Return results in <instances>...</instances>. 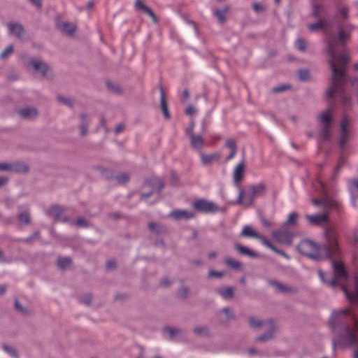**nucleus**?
Here are the masks:
<instances>
[{
  "label": "nucleus",
  "mask_w": 358,
  "mask_h": 358,
  "mask_svg": "<svg viewBox=\"0 0 358 358\" xmlns=\"http://www.w3.org/2000/svg\"><path fill=\"white\" fill-rule=\"evenodd\" d=\"M341 288L345 296L350 302H358V273L355 277V294L351 293L345 285H343Z\"/></svg>",
  "instance_id": "14"
},
{
  "label": "nucleus",
  "mask_w": 358,
  "mask_h": 358,
  "mask_svg": "<svg viewBox=\"0 0 358 358\" xmlns=\"http://www.w3.org/2000/svg\"><path fill=\"white\" fill-rule=\"evenodd\" d=\"M80 120V125H89V117L85 113H82L79 116Z\"/></svg>",
  "instance_id": "62"
},
{
  "label": "nucleus",
  "mask_w": 358,
  "mask_h": 358,
  "mask_svg": "<svg viewBox=\"0 0 358 358\" xmlns=\"http://www.w3.org/2000/svg\"><path fill=\"white\" fill-rule=\"evenodd\" d=\"M234 248L240 254H241L243 255L248 256V257H249L250 258H253V259L259 257V254L257 252L250 250V248H248L246 246H243V245H241L238 243H234Z\"/></svg>",
  "instance_id": "19"
},
{
  "label": "nucleus",
  "mask_w": 358,
  "mask_h": 358,
  "mask_svg": "<svg viewBox=\"0 0 358 358\" xmlns=\"http://www.w3.org/2000/svg\"><path fill=\"white\" fill-rule=\"evenodd\" d=\"M299 292V289L296 287L285 285L282 293L286 294H296Z\"/></svg>",
  "instance_id": "52"
},
{
  "label": "nucleus",
  "mask_w": 358,
  "mask_h": 358,
  "mask_svg": "<svg viewBox=\"0 0 358 358\" xmlns=\"http://www.w3.org/2000/svg\"><path fill=\"white\" fill-rule=\"evenodd\" d=\"M115 179L120 184H124L129 182L130 177L129 175L127 173H121L115 176Z\"/></svg>",
  "instance_id": "42"
},
{
  "label": "nucleus",
  "mask_w": 358,
  "mask_h": 358,
  "mask_svg": "<svg viewBox=\"0 0 358 358\" xmlns=\"http://www.w3.org/2000/svg\"><path fill=\"white\" fill-rule=\"evenodd\" d=\"M14 51L13 46L12 45H8L4 51L1 52L0 55L1 59H6L10 54L13 53Z\"/></svg>",
  "instance_id": "54"
},
{
  "label": "nucleus",
  "mask_w": 358,
  "mask_h": 358,
  "mask_svg": "<svg viewBox=\"0 0 358 358\" xmlns=\"http://www.w3.org/2000/svg\"><path fill=\"white\" fill-rule=\"evenodd\" d=\"M338 12L343 20H346L348 17L349 10L347 7L343 6L339 8Z\"/></svg>",
  "instance_id": "58"
},
{
  "label": "nucleus",
  "mask_w": 358,
  "mask_h": 358,
  "mask_svg": "<svg viewBox=\"0 0 358 358\" xmlns=\"http://www.w3.org/2000/svg\"><path fill=\"white\" fill-rule=\"evenodd\" d=\"M249 324L252 328L255 329L261 327L263 324V323L261 320L255 317H251L249 318Z\"/></svg>",
  "instance_id": "48"
},
{
  "label": "nucleus",
  "mask_w": 358,
  "mask_h": 358,
  "mask_svg": "<svg viewBox=\"0 0 358 358\" xmlns=\"http://www.w3.org/2000/svg\"><path fill=\"white\" fill-rule=\"evenodd\" d=\"M194 208L201 213H214L218 210V207L213 202L208 201L204 199L196 201L193 204Z\"/></svg>",
  "instance_id": "12"
},
{
  "label": "nucleus",
  "mask_w": 358,
  "mask_h": 358,
  "mask_svg": "<svg viewBox=\"0 0 358 358\" xmlns=\"http://www.w3.org/2000/svg\"><path fill=\"white\" fill-rule=\"evenodd\" d=\"M169 216L176 220H187L194 217L195 215L187 210H175L170 213Z\"/></svg>",
  "instance_id": "15"
},
{
  "label": "nucleus",
  "mask_w": 358,
  "mask_h": 358,
  "mask_svg": "<svg viewBox=\"0 0 358 358\" xmlns=\"http://www.w3.org/2000/svg\"><path fill=\"white\" fill-rule=\"evenodd\" d=\"M252 8L257 13H262L266 10V8L260 3H254L252 4Z\"/></svg>",
  "instance_id": "53"
},
{
  "label": "nucleus",
  "mask_w": 358,
  "mask_h": 358,
  "mask_svg": "<svg viewBox=\"0 0 358 358\" xmlns=\"http://www.w3.org/2000/svg\"><path fill=\"white\" fill-rule=\"evenodd\" d=\"M74 224L78 227L87 228L90 227V222L83 217H78Z\"/></svg>",
  "instance_id": "47"
},
{
  "label": "nucleus",
  "mask_w": 358,
  "mask_h": 358,
  "mask_svg": "<svg viewBox=\"0 0 358 358\" xmlns=\"http://www.w3.org/2000/svg\"><path fill=\"white\" fill-rule=\"evenodd\" d=\"M351 125V120L348 117L344 116L341 122L340 127V136L338 141V145L340 148L344 149L348 142L350 141L351 137V131L350 129V127Z\"/></svg>",
  "instance_id": "7"
},
{
  "label": "nucleus",
  "mask_w": 358,
  "mask_h": 358,
  "mask_svg": "<svg viewBox=\"0 0 358 358\" xmlns=\"http://www.w3.org/2000/svg\"><path fill=\"white\" fill-rule=\"evenodd\" d=\"M145 185L151 187L152 189L148 193L141 194L140 197L141 200H145L150 197L152 195L154 190H156L159 193L161 192L164 187V181L161 178L157 177L151 178L149 180H147Z\"/></svg>",
  "instance_id": "10"
},
{
  "label": "nucleus",
  "mask_w": 358,
  "mask_h": 358,
  "mask_svg": "<svg viewBox=\"0 0 358 358\" xmlns=\"http://www.w3.org/2000/svg\"><path fill=\"white\" fill-rule=\"evenodd\" d=\"M189 138L191 146L196 150L201 151L204 145L203 137L199 134H194Z\"/></svg>",
  "instance_id": "21"
},
{
  "label": "nucleus",
  "mask_w": 358,
  "mask_h": 358,
  "mask_svg": "<svg viewBox=\"0 0 358 358\" xmlns=\"http://www.w3.org/2000/svg\"><path fill=\"white\" fill-rule=\"evenodd\" d=\"M240 236L242 237H246V238H254L256 239L259 240L262 243L267 247L268 248L271 249L272 251H273L275 253L280 255L282 256L283 257L286 258L287 259H289V256L283 252L282 250H280L278 249L273 244H272L267 238H266L264 236L259 235L252 226L250 225H245L243 227Z\"/></svg>",
  "instance_id": "5"
},
{
  "label": "nucleus",
  "mask_w": 358,
  "mask_h": 358,
  "mask_svg": "<svg viewBox=\"0 0 358 358\" xmlns=\"http://www.w3.org/2000/svg\"><path fill=\"white\" fill-rule=\"evenodd\" d=\"M7 27L9 33L18 38H21L25 32L23 26L17 22H8Z\"/></svg>",
  "instance_id": "16"
},
{
  "label": "nucleus",
  "mask_w": 358,
  "mask_h": 358,
  "mask_svg": "<svg viewBox=\"0 0 358 358\" xmlns=\"http://www.w3.org/2000/svg\"><path fill=\"white\" fill-rule=\"evenodd\" d=\"M319 119L323 125H331L332 117L329 112H324L320 115Z\"/></svg>",
  "instance_id": "34"
},
{
  "label": "nucleus",
  "mask_w": 358,
  "mask_h": 358,
  "mask_svg": "<svg viewBox=\"0 0 358 358\" xmlns=\"http://www.w3.org/2000/svg\"><path fill=\"white\" fill-rule=\"evenodd\" d=\"M200 157L202 164L205 166L210 165L213 162L217 161L220 159V155L217 153L205 155L203 152H201Z\"/></svg>",
  "instance_id": "27"
},
{
  "label": "nucleus",
  "mask_w": 358,
  "mask_h": 358,
  "mask_svg": "<svg viewBox=\"0 0 358 358\" xmlns=\"http://www.w3.org/2000/svg\"><path fill=\"white\" fill-rule=\"evenodd\" d=\"M39 237H40V232L38 231H35L29 237L24 239V241L25 243H30L33 240H34L36 238H38Z\"/></svg>",
  "instance_id": "57"
},
{
  "label": "nucleus",
  "mask_w": 358,
  "mask_h": 358,
  "mask_svg": "<svg viewBox=\"0 0 358 358\" xmlns=\"http://www.w3.org/2000/svg\"><path fill=\"white\" fill-rule=\"evenodd\" d=\"M331 264L336 278L340 280L347 281L349 275L344 264L337 261H332Z\"/></svg>",
  "instance_id": "13"
},
{
  "label": "nucleus",
  "mask_w": 358,
  "mask_h": 358,
  "mask_svg": "<svg viewBox=\"0 0 358 358\" xmlns=\"http://www.w3.org/2000/svg\"><path fill=\"white\" fill-rule=\"evenodd\" d=\"M224 275V272H223V271H214V270H210V271L208 272V276L209 278H222Z\"/></svg>",
  "instance_id": "56"
},
{
  "label": "nucleus",
  "mask_w": 358,
  "mask_h": 358,
  "mask_svg": "<svg viewBox=\"0 0 358 358\" xmlns=\"http://www.w3.org/2000/svg\"><path fill=\"white\" fill-rule=\"evenodd\" d=\"M325 26V23L322 20H320L319 22L313 24H310L308 26V29L311 31H315L318 29H322Z\"/></svg>",
  "instance_id": "44"
},
{
  "label": "nucleus",
  "mask_w": 358,
  "mask_h": 358,
  "mask_svg": "<svg viewBox=\"0 0 358 358\" xmlns=\"http://www.w3.org/2000/svg\"><path fill=\"white\" fill-rule=\"evenodd\" d=\"M273 238L278 242L290 245L293 241V234L286 229H277L272 231Z\"/></svg>",
  "instance_id": "11"
},
{
  "label": "nucleus",
  "mask_w": 358,
  "mask_h": 358,
  "mask_svg": "<svg viewBox=\"0 0 358 358\" xmlns=\"http://www.w3.org/2000/svg\"><path fill=\"white\" fill-rule=\"evenodd\" d=\"M15 309L24 315H30L32 314V311L26 307H24L18 300H15Z\"/></svg>",
  "instance_id": "35"
},
{
  "label": "nucleus",
  "mask_w": 358,
  "mask_h": 358,
  "mask_svg": "<svg viewBox=\"0 0 358 358\" xmlns=\"http://www.w3.org/2000/svg\"><path fill=\"white\" fill-rule=\"evenodd\" d=\"M325 243L317 245L310 240H303L297 245L298 251L311 259L322 261L327 259L338 258L341 254L338 245V234L333 228L328 227L324 229Z\"/></svg>",
  "instance_id": "1"
},
{
  "label": "nucleus",
  "mask_w": 358,
  "mask_h": 358,
  "mask_svg": "<svg viewBox=\"0 0 358 358\" xmlns=\"http://www.w3.org/2000/svg\"><path fill=\"white\" fill-rule=\"evenodd\" d=\"M338 36L336 37L334 34H331L326 40L327 52L330 57L329 64L334 74L337 73V69L346 68L350 60V57L347 54L336 55L338 45H345V42L350 38L351 33L355 29L352 24H346L344 27L338 25Z\"/></svg>",
  "instance_id": "3"
},
{
  "label": "nucleus",
  "mask_w": 358,
  "mask_h": 358,
  "mask_svg": "<svg viewBox=\"0 0 358 358\" xmlns=\"http://www.w3.org/2000/svg\"><path fill=\"white\" fill-rule=\"evenodd\" d=\"M331 125H323L321 130V136L323 140L329 141L331 137Z\"/></svg>",
  "instance_id": "37"
},
{
  "label": "nucleus",
  "mask_w": 358,
  "mask_h": 358,
  "mask_svg": "<svg viewBox=\"0 0 358 358\" xmlns=\"http://www.w3.org/2000/svg\"><path fill=\"white\" fill-rule=\"evenodd\" d=\"M135 8L136 10H141L148 15L154 22L157 21V17L154 12L147 6H145L141 0H136Z\"/></svg>",
  "instance_id": "24"
},
{
  "label": "nucleus",
  "mask_w": 358,
  "mask_h": 358,
  "mask_svg": "<svg viewBox=\"0 0 358 358\" xmlns=\"http://www.w3.org/2000/svg\"><path fill=\"white\" fill-rule=\"evenodd\" d=\"M80 301L85 304L90 305L92 302V296L90 294H85L84 295L81 299Z\"/></svg>",
  "instance_id": "64"
},
{
  "label": "nucleus",
  "mask_w": 358,
  "mask_h": 358,
  "mask_svg": "<svg viewBox=\"0 0 358 358\" xmlns=\"http://www.w3.org/2000/svg\"><path fill=\"white\" fill-rule=\"evenodd\" d=\"M298 218V214L296 212L291 213L288 217L287 220L284 223V226H289L294 225L296 222Z\"/></svg>",
  "instance_id": "41"
},
{
  "label": "nucleus",
  "mask_w": 358,
  "mask_h": 358,
  "mask_svg": "<svg viewBox=\"0 0 358 358\" xmlns=\"http://www.w3.org/2000/svg\"><path fill=\"white\" fill-rule=\"evenodd\" d=\"M19 114L24 119L35 118L38 112L34 108H27L19 111Z\"/></svg>",
  "instance_id": "28"
},
{
  "label": "nucleus",
  "mask_w": 358,
  "mask_h": 358,
  "mask_svg": "<svg viewBox=\"0 0 358 358\" xmlns=\"http://www.w3.org/2000/svg\"><path fill=\"white\" fill-rule=\"evenodd\" d=\"M29 170V166L25 164L18 162H13L10 163V172L25 173H27Z\"/></svg>",
  "instance_id": "22"
},
{
  "label": "nucleus",
  "mask_w": 358,
  "mask_h": 358,
  "mask_svg": "<svg viewBox=\"0 0 358 358\" xmlns=\"http://www.w3.org/2000/svg\"><path fill=\"white\" fill-rule=\"evenodd\" d=\"M244 166V162H241L236 166L234 171V182L236 186L239 188L240 190L241 189L240 182L242 180L243 176Z\"/></svg>",
  "instance_id": "18"
},
{
  "label": "nucleus",
  "mask_w": 358,
  "mask_h": 358,
  "mask_svg": "<svg viewBox=\"0 0 358 358\" xmlns=\"http://www.w3.org/2000/svg\"><path fill=\"white\" fill-rule=\"evenodd\" d=\"M217 293L224 299H229L234 297V288L225 287L217 289Z\"/></svg>",
  "instance_id": "29"
},
{
  "label": "nucleus",
  "mask_w": 358,
  "mask_h": 358,
  "mask_svg": "<svg viewBox=\"0 0 358 358\" xmlns=\"http://www.w3.org/2000/svg\"><path fill=\"white\" fill-rule=\"evenodd\" d=\"M30 63L34 71L40 72L43 78L48 80L53 78V74L51 73L50 68L45 62L32 58L30 60Z\"/></svg>",
  "instance_id": "9"
},
{
  "label": "nucleus",
  "mask_w": 358,
  "mask_h": 358,
  "mask_svg": "<svg viewBox=\"0 0 358 358\" xmlns=\"http://www.w3.org/2000/svg\"><path fill=\"white\" fill-rule=\"evenodd\" d=\"M222 312L224 313L228 320H234L235 319V315L230 308L226 307L222 310Z\"/></svg>",
  "instance_id": "55"
},
{
  "label": "nucleus",
  "mask_w": 358,
  "mask_h": 358,
  "mask_svg": "<svg viewBox=\"0 0 358 358\" xmlns=\"http://www.w3.org/2000/svg\"><path fill=\"white\" fill-rule=\"evenodd\" d=\"M299 78L301 81H307L310 78V72L307 69H301L299 71Z\"/></svg>",
  "instance_id": "46"
},
{
  "label": "nucleus",
  "mask_w": 358,
  "mask_h": 358,
  "mask_svg": "<svg viewBox=\"0 0 358 358\" xmlns=\"http://www.w3.org/2000/svg\"><path fill=\"white\" fill-rule=\"evenodd\" d=\"M96 169L108 179H110L113 178V173L110 170L105 169L102 166H96Z\"/></svg>",
  "instance_id": "45"
},
{
  "label": "nucleus",
  "mask_w": 358,
  "mask_h": 358,
  "mask_svg": "<svg viewBox=\"0 0 358 358\" xmlns=\"http://www.w3.org/2000/svg\"><path fill=\"white\" fill-rule=\"evenodd\" d=\"M225 145L230 150H237L236 142L232 139L227 140Z\"/></svg>",
  "instance_id": "61"
},
{
  "label": "nucleus",
  "mask_w": 358,
  "mask_h": 358,
  "mask_svg": "<svg viewBox=\"0 0 358 358\" xmlns=\"http://www.w3.org/2000/svg\"><path fill=\"white\" fill-rule=\"evenodd\" d=\"M322 8V5L320 3H313V10L312 15L315 17H319L320 10Z\"/></svg>",
  "instance_id": "51"
},
{
  "label": "nucleus",
  "mask_w": 358,
  "mask_h": 358,
  "mask_svg": "<svg viewBox=\"0 0 358 358\" xmlns=\"http://www.w3.org/2000/svg\"><path fill=\"white\" fill-rule=\"evenodd\" d=\"M63 213L64 208L59 205L52 206L47 210V214L53 217L55 222L60 221Z\"/></svg>",
  "instance_id": "20"
},
{
  "label": "nucleus",
  "mask_w": 358,
  "mask_h": 358,
  "mask_svg": "<svg viewBox=\"0 0 358 358\" xmlns=\"http://www.w3.org/2000/svg\"><path fill=\"white\" fill-rule=\"evenodd\" d=\"M18 220L20 223L28 225L31 223V217L29 211L25 210L18 215Z\"/></svg>",
  "instance_id": "32"
},
{
  "label": "nucleus",
  "mask_w": 358,
  "mask_h": 358,
  "mask_svg": "<svg viewBox=\"0 0 358 358\" xmlns=\"http://www.w3.org/2000/svg\"><path fill=\"white\" fill-rule=\"evenodd\" d=\"M224 263L229 267L234 269H241L242 264L240 262L233 259L231 258H226L224 259Z\"/></svg>",
  "instance_id": "36"
},
{
  "label": "nucleus",
  "mask_w": 358,
  "mask_h": 358,
  "mask_svg": "<svg viewBox=\"0 0 358 358\" xmlns=\"http://www.w3.org/2000/svg\"><path fill=\"white\" fill-rule=\"evenodd\" d=\"M312 203L316 206H321L326 210H339V203L336 200L329 196L326 193L321 199H313Z\"/></svg>",
  "instance_id": "8"
},
{
  "label": "nucleus",
  "mask_w": 358,
  "mask_h": 358,
  "mask_svg": "<svg viewBox=\"0 0 358 358\" xmlns=\"http://www.w3.org/2000/svg\"><path fill=\"white\" fill-rule=\"evenodd\" d=\"M72 262L71 257H59L57 261V266L61 269H66L69 267Z\"/></svg>",
  "instance_id": "33"
},
{
  "label": "nucleus",
  "mask_w": 358,
  "mask_h": 358,
  "mask_svg": "<svg viewBox=\"0 0 358 358\" xmlns=\"http://www.w3.org/2000/svg\"><path fill=\"white\" fill-rule=\"evenodd\" d=\"M329 324L338 335L341 345L350 347L358 344V320L350 309L334 310Z\"/></svg>",
  "instance_id": "2"
},
{
  "label": "nucleus",
  "mask_w": 358,
  "mask_h": 358,
  "mask_svg": "<svg viewBox=\"0 0 358 358\" xmlns=\"http://www.w3.org/2000/svg\"><path fill=\"white\" fill-rule=\"evenodd\" d=\"M57 28L64 34L72 36L76 31V26L68 22H62L57 24Z\"/></svg>",
  "instance_id": "23"
},
{
  "label": "nucleus",
  "mask_w": 358,
  "mask_h": 358,
  "mask_svg": "<svg viewBox=\"0 0 358 358\" xmlns=\"http://www.w3.org/2000/svg\"><path fill=\"white\" fill-rule=\"evenodd\" d=\"M148 228L156 234H162L166 232V229L164 226L156 222H150L148 224Z\"/></svg>",
  "instance_id": "30"
},
{
  "label": "nucleus",
  "mask_w": 358,
  "mask_h": 358,
  "mask_svg": "<svg viewBox=\"0 0 358 358\" xmlns=\"http://www.w3.org/2000/svg\"><path fill=\"white\" fill-rule=\"evenodd\" d=\"M306 219L313 225H320L328 220L327 213L316 214V215H306Z\"/></svg>",
  "instance_id": "17"
},
{
  "label": "nucleus",
  "mask_w": 358,
  "mask_h": 358,
  "mask_svg": "<svg viewBox=\"0 0 358 358\" xmlns=\"http://www.w3.org/2000/svg\"><path fill=\"white\" fill-rule=\"evenodd\" d=\"M268 283L270 285L275 287L280 292H282L284 286L285 285L281 282L273 280H268Z\"/></svg>",
  "instance_id": "50"
},
{
  "label": "nucleus",
  "mask_w": 358,
  "mask_h": 358,
  "mask_svg": "<svg viewBox=\"0 0 358 358\" xmlns=\"http://www.w3.org/2000/svg\"><path fill=\"white\" fill-rule=\"evenodd\" d=\"M3 350L11 357L15 358H19V354L17 351L12 346H10L7 344L3 345Z\"/></svg>",
  "instance_id": "40"
},
{
  "label": "nucleus",
  "mask_w": 358,
  "mask_h": 358,
  "mask_svg": "<svg viewBox=\"0 0 358 358\" xmlns=\"http://www.w3.org/2000/svg\"><path fill=\"white\" fill-rule=\"evenodd\" d=\"M250 189L252 191V194L251 195H250L249 199H246L245 201H243L245 192L243 189H241V190L239 191L238 199L235 203L245 206L252 205L254 202V199L255 197L263 196L265 194L266 192V185L263 183H259L256 185H252L250 187Z\"/></svg>",
  "instance_id": "6"
},
{
  "label": "nucleus",
  "mask_w": 358,
  "mask_h": 358,
  "mask_svg": "<svg viewBox=\"0 0 358 358\" xmlns=\"http://www.w3.org/2000/svg\"><path fill=\"white\" fill-rule=\"evenodd\" d=\"M57 99L59 101L64 103V105H66L70 108L73 107V101L70 98L64 97L62 96H58Z\"/></svg>",
  "instance_id": "49"
},
{
  "label": "nucleus",
  "mask_w": 358,
  "mask_h": 358,
  "mask_svg": "<svg viewBox=\"0 0 358 358\" xmlns=\"http://www.w3.org/2000/svg\"><path fill=\"white\" fill-rule=\"evenodd\" d=\"M164 332L167 333L169 335L170 339L173 340L176 337V335L179 334L182 332L181 329L173 328V327H165L164 329Z\"/></svg>",
  "instance_id": "39"
},
{
  "label": "nucleus",
  "mask_w": 358,
  "mask_h": 358,
  "mask_svg": "<svg viewBox=\"0 0 358 358\" xmlns=\"http://www.w3.org/2000/svg\"><path fill=\"white\" fill-rule=\"evenodd\" d=\"M107 87L108 90H111L113 92L119 93L120 92V89L118 86L115 85L112 83L107 82L106 83Z\"/></svg>",
  "instance_id": "63"
},
{
  "label": "nucleus",
  "mask_w": 358,
  "mask_h": 358,
  "mask_svg": "<svg viewBox=\"0 0 358 358\" xmlns=\"http://www.w3.org/2000/svg\"><path fill=\"white\" fill-rule=\"evenodd\" d=\"M194 333L198 336H208L209 329L206 326L196 327L194 329Z\"/></svg>",
  "instance_id": "38"
},
{
  "label": "nucleus",
  "mask_w": 358,
  "mask_h": 358,
  "mask_svg": "<svg viewBox=\"0 0 358 358\" xmlns=\"http://www.w3.org/2000/svg\"><path fill=\"white\" fill-rule=\"evenodd\" d=\"M345 71L346 68L337 69V73L335 75L334 71H331L330 86L326 92V95L328 98H332L336 93L340 96L342 103L347 106L350 104L351 98L345 92Z\"/></svg>",
  "instance_id": "4"
},
{
  "label": "nucleus",
  "mask_w": 358,
  "mask_h": 358,
  "mask_svg": "<svg viewBox=\"0 0 358 358\" xmlns=\"http://www.w3.org/2000/svg\"><path fill=\"white\" fill-rule=\"evenodd\" d=\"M229 10L227 6L224 7L222 9L214 10V15L217 17V20L220 23H224L226 20V15Z\"/></svg>",
  "instance_id": "31"
},
{
  "label": "nucleus",
  "mask_w": 358,
  "mask_h": 358,
  "mask_svg": "<svg viewBox=\"0 0 358 358\" xmlns=\"http://www.w3.org/2000/svg\"><path fill=\"white\" fill-rule=\"evenodd\" d=\"M160 106L166 119L170 118V114L168 109V105L166 100V95L164 90L162 87H160Z\"/></svg>",
  "instance_id": "26"
},
{
  "label": "nucleus",
  "mask_w": 358,
  "mask_h": 358,
  "mask_svg": "<svg viewBox=\"0 0 358 358\" xmlns=\"http://www.w3.org/2000/svg\"><path fill=\"white\" fill-rule=\"evenodd\" d=\"M194 126H195V122L194 120H192L189 123V127L186 129V134L189 137L191 136L192 135H194L195 134L194 133Z\"/></svg>",
  "instance_id": "60"
},
{
  "label": "nucleus",
  "mask_w": 358,
  "mask_h": 358,
  "mask_svg": "<svg viewBox=\"0 0 358 358\" xmlns=\"http://www.w3.org/2000/svg\"><path fill=\"white\" fill-rule=\"evenodd\" d=\"M268 324H269L270 329L267 332L258 336L256 338L257 341L265 342V341L271 340L273 338L274 331H275L274 323L273 322V321H269Z\"/></svg>",
  "instance_id": "25"
},
{
  "label": "nucleus",
  "mask_w": 358,
  "mask_h": 358,
  "mask_svg": "<svg viewBox=\"0 0 358 358\" xmlns=\"http://www.w3.org/2000/svg\"><path fill=\"white\" fill-rule=\"evenodd\" d=\"M189 294V290L187 287H182L178 292V295L182 299H186Z\"/></svg>",
  "instance_id": "59"
},
{
  "label": "nucleus",
  "mask_w": 358,
  "mask_h": 358,
  "mask_svg": "<svg viewBox=\"0 0 358 358\" xmlns=\"http://www.w3.org/2000/svg\"><path fill=\"white\" fill-rule=\"evenodd\" d=\"M296 49L301 52H305L306 50V43L304 39L299 38L295 42Z\"/></svg>",
  "instance_id": "43"
}]
</instances>
